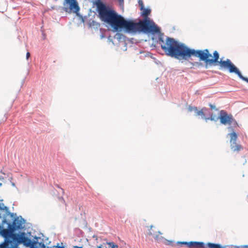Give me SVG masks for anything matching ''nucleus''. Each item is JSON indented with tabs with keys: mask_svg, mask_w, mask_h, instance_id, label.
<instances>
[{
	"mask_svg": "<svg viewBox=\"0 0 248 248\" xmlns=\"http://www.w3.org/2000/svg\"><path fill=\"white\" fill-rule=\"evenodd\" d=\"M231 248H248V245H244L241 246H232Z\"/></svg>",
	"mask_w": 248,
	"mask_h": 248,
	"instance_id": "obj_19",
	"label": "nucleus"
},
{
	"mask_svg": "<svg viewBox=\"0 0 248 248\" xmlns=\"http://www.w3.org/2000/svg\"><path fill=\"white\" fill-rule=\"evenodd\" d=\"M188 248H205V244L203 242L191 241Z\"/></svg>",
	"mask_w": 248,
	"mask_h": 248,
	"instance_id": "obj_11",
	"label": "nucleus"
},
{
	"mask_svg": "<svg viewBox=\"0 0 248 248\" xmlns=\"http://www.w3.org/2000/svg\"><path fill=\"white\" fill-rule=\"evenodd\" d=\"M47 248H64L63 247L59 246L58 245L57 246H54L52 247H50V248L47 247Z\"/></svg>",
	"mask_w": 248,
	"mask_h": 248,
	"instance_id": "obj_23",
	"label": "nucleus"
},
{
	"mask_svg": "<svg viewBox=\"0 0 248 248\" xmlns=\"http://www.w3.org/2000/svg\"><path fill=\"white\" fill-rule=\"evenodd\" d=\"M12 185L13 186H15V185L14 183H12Z\"/></svg>",
	"mask_w": 248,
	"mask_h": 248,
	"instance_id": "obj_29",
	"label": "nucleus"
},
{
	"mask_svg": "<svg viewBox=\"0 0 248 248\" xmlns=\"http://www.w3.org/2000/svg\"><path fill=\"white\" fill-rule=\"evenodd\" d=\"M194 111L196 113L197 115H201L202 116V118L203 119V117H206L205 114V111H207L208 109L207 108H202L200 110H198L196 107H194Z\"/></svg>",
	"mask_w": 248,
	"mask_h": 248,
	"instance_id": "obj_12",
	"label": "nucleus"
},
{
	"mask_svg": "<svg viewBox=\"0 0 248 248\" xmlns=\"http://www.w3.org/2000/svg\"><path fill=\"white\" fill-rule=\"evenodd\" d=\"M203 119H205L206 120V121H207L208 120H210L211 121H214L215 120L213 114L212 113H211L210 114V117H209V118L203 117Z\"/></svg>",
	"mask_w": 248,
	"mask_h": 248,
	"instance_id": "obj_17",
	"label": "nucleus"
},
{
	"mask_svg": "<svg viewBox=\"0 0 248 248\" xmlns=\"http://www.w3.org/2000/svg\"><path fill=\"white\" fill-rule=\"evenodd\" d=\"M120 3H123L124 2V0H118Z\"/></svg>",
	"mask_w": 248,
	"mask_h": 248,
	"instance_id": "obj_27",
	"label": "nucleus"
},
{
	"mask_svg": "<svg viewBox=\"0 0 248 248\" xmlns=\"http://www.w3.org/2000/svg\"><path fill=\"white\" fill-rule=\"evenodd\" d=\"M73 248H75L74 247Z\"/></svg>",
	"mask_w": 248,
	"mask_h": 248,
	"instance_id": "obj_30",
	"label": "nucleus"
},
{
	"mask_svg": "<svg viewBox=\"0 0 248 248\" xmlns=\"http://www.w3.org/2000/svg\"><path fill=\"white\" fill-rule=\"evenodd\" d=\"M167 55L179 60H189L192 56L199 58L201 61L205 62L206 67H207L208 65H218L220 69L228 70L230 73H234L241 79L248 83V78L242 76L240 71L230 60L227 59L225 61H218L219 55L216 50L213 52L212 57L208 49H191L183 44L178 42L173 38L167 37Z\"/></svg>",
	"mask_w": 248,
	"mask_h": 248,
	"instance_id": "obj_1",
	"label": "nucleus"
},
{
	"mask_svg": "<svg viewBox=\"0 0 248 248\" xmlns=\"http://www.w3.org/2000/svg\"><path fill=\"white\" fill-rule=\"evenodd\" d=\"M4 179V178L3 176H0V186H2V182H3V180Z\"/></svg>",
	"mask_w": 248,
	"mask_h": 248,
	"instance_id": "obj_24",
	"label": "nucleus"
},
{
	"mask_svg": "<svg viewBox=\"0 0 248 248\" xmlns=\"http://www.w3.org/2000/svg\"><path fill=\"white\" fill-rule=\"evenodd\" d=\"M108 244L111 248H118V246L113 242H109L108 243Z\"/></svg>",
	"mask_w": 248,
	"mask_h": 248,
	"instance_id": "obj_16",
	"label": "nucleus"
},
{
	"mask_svg": "<svg viewBox=\"0 0 248 248\" xmlns=\"http://www.w3.org/2000/svg\"><path fill=\"white\" fill-rule=\"evenodd\" d=\"M177 244L178 245H180L181 246H185L186 247L188 248L189 242H178L177 243Z\"/></svg>",
	"mask_w": 248,
	"mask_h": 248,
	"instance_id": "obj_15",
	"label": "nucleus"
},
{
	"mask_svg": "<svg viewBox=\"0 0 248 248\" xmlns=\"http://www.w3.org/2000/svg\"><path fill=\"white\" fill-rule=\"evenodd\" d=\"M74 248H82V247H78V246H74Z\"/></svg>",
	"mask_w": 248,
	"mask_h": 248,
	"instance_id": "obj_28",
	"label": "nucleus"
},
{
	"mask_svg": "<svg viewBox=\"0 0 248 248\" xmlns=\"http://www.w3.org/2000/svg\"><path fill=\"white\" fill-rule=\"evenodd\" d=\"M30 53L29 52H28L27 53V54H26V58H27V59H28L30 57Z\"/></svg>",
	"mask_w": 248,
	"mask_h": 248,
	"instance_id": "obj_26",
	"label": "nucleus"
},
{
	"mask_svg": "<svg viewBox=\"0 0 248 248\" xmlns=\"http://www.w3.org/2000/svg\"><path fill=\"white\" fill-rule=\"evenodd\" d=\"M139 5L140 6V10H142L144 8V5H143V3L142 1H139Z\"/></svg>",
	"mask_w": 248,
	"mask_h": 248,
	"instance_id": "obj_20",
	"label": "nucleus"
},
{
	"mask_svg": "<svg viewBox=\"0 0 248 248\" xmlns=\"http://www.w3.org/2000/svg\"><path fill=\"white\" fill-rule=\"evenodd\" d=\"M209 106L210 107L211 109H216V107H215V106L214 105H213V104H209Z\"/></svg>",
	"mask_w": 248,
	"mask_h": 248,
	"instance_id": "obj_22",
	"label": "nucleus"
},
{
	"mask_svg": "<svg viewBox=\"0 0 248 248\" xmlns=\"http://www.w3.org/2000/svg\"><path fill=\"white\" fill-rule=\"evenodd\" d=\"M142 10H143V12L142 14V16H145V18L148 17V15L151 13V10L149 9L143 8V9Z\"/></svg>",
	"mask_w": 248,
	"mask_h": 248,
	"instance_id": "obj_14",
	"label": "nucleus"
},
{
	"mask_svg": "<svg viewBox=\"0 0 248 248\" xmlns=\"http://www.w3.org/2000/svg\"><path fill=\"white\" fill-rule=\"evenodd\" d=\"M193 66L200 65V63L198 62H193L191 63Z\"/></svg>",
	"mask_w": 248,
	"mask_h": 248,
	"instance_id": "obj_21",
	"label": "nucleus"
},
{
	"mask_svg": "<svg viewBox=\"0 0 248 248\" xmlns=\"http://www.w3.org/2000/svg\"><path fill=\"white\" fill-rule=\"evenodd\" d=\"M98 12L102 20L108 24L115 31L123 29L125 19L114 11L108 9L105 6L100 3L98 5Z\"/></svg>",
	"mask_w": 248,
	"mask_h": 248,
	"instance_id": "obj_3",
	"label": "nucleus"
},
{
	"mask_svg": "<svg viewBox=\"0 0 248 248\" xmlns=\"http://www.w3.org/2000/svg\"><path fill=\"white\" fill-rule=\"evenodd\" d=\"M207 246L208 248H227L225 247H223L220 244L208 243L207 244Z\"/></svg>",
	"mask_w": 248,
	"mask_h": 248,
	"instance_id": "obj_13",
	"label": "nucleus"
},
{
	"mask_svg": "<svg viewBox=\"0 0 248 248\" xmlns=\"http://www.w3.org/2000/svg\"><path fill=\"white\" fill-rule=\"evenodd\" d=\"M65 1L69 4L71 10H75V12H78L79 10V7L76 0H65Z\"/></svg>",
	"mask_w": 248,
	"mask_h": 248,
	"instance_id": "obj_9",
	"label": "nucleus"
},
{
	"mask_svg": "<svg viewBox=\"0 0 248 248\" xmlns=\"http://www.w3.org/2000/svg\"><path fill=\"white\" fill-rule=\"evenodd\" d=\"M57 187H58V194H56L55 193L54 194L56 195V196L57 197L58 200L59 201L62 203H65V201L64 199L63 198L62 196L64 194V190L60 187L59 186L57 185Z\"/></svg>",
	"mask_w": 248,
	"mask_h": 248,
	"instance_id": "obj_10",
	"label": "nucleus"
},
{
	"mask_svg": "<svg viewBox=\"0 0 248 248\" xmlns=\"http://www.w3.org/2000/svg\"><path fill=\"white\" fill-rule=\"evenodd\" d=\"M193 108H194L193 107H192L191 106H189L188 109L189 111H192L193 110H194V109Z\"/></svg>",
	"mask_w": 248,
	"mask_h": 248,
	"instance_id": "obj_25",
	"label": "nucleus"
},
{
	"mask_svg": "<svg viewBox=\"0 0 248 248\" xmlns=\"http://www.w3.org/2000/svg\"><path fill=\"white\" fill-rule=\"evenodd\" d=\"M123 29L128 31L140 32V22L135 23L132 20H125Z\"/></svg>",
	"mask_w": 248,
	"mask_h": 248,
	"instance_id": "obj_7",
	"label": "nucleus"
},
{
	"mask_svg": "<svg viewBox=\"0 0 248 248\" xmlns=\"http://www.w3.org/2000/svg\"><path fill=\"white\" fill-rule=\"evenodd\" d=\"M8 216L5 218V221H1V230L8 232L7 236L4 237L7 242L11 238L15 242L23 244L31 248H45L43 240L40 237L33 236L30 232H22L21 230L25 227V220L21 217L16 218L12 224L7 222L8 217H12L8 212Z\"/></svg>",
	"mask_w": 248,
	"mask_h": 248,
	"instance_id": "obj_2",
	"label": "nucleus"
},
{
	"mask_svg": "<svg viewBox=\"0 0 248 248\" xmlns=\"http://www.w3.org/2000/svg\"><path fill=\"white\" fill-rule=\"evenodd\" d=\"M140 32L151 33L152 34L160 32V29L149 17H146L143 20H140Z\"/></svg>",
	"mask_w": 248,
	"mask_h": 248,
	"instance_id": "obj_4",
	"label": "nucleus"
},
{
	"mask_svg": "<svg viewBox=\"0 0 248 248\" xmlns=\"http://www.w3.org/2000/svg\"><path fill=\"white\" fill-rule=\"evenodd\" d=\"M218 118L221 124L224 125L232 124L234 126H237L238 124L233 118L232 115L229 114L224 110H221Z\"/></svg>",
	"mask_w": 248,
	"mask_h": 248,
	"instance_id": "obj_5",
	"label": "nucleus"
},
{
	"mask_svg": "<svg viewBox=\"0 0 248 248\" xmlns=\"http://www.w3.org/2000/svg\"><path fill=\"white\" fill-rule=\"evenodd\" d=\"M8 216V208L3 203H0V235L6 237L8 234L6 230H1V221L5 222V218Z\"/></svg>",
	"mask_w": 248,
	"mask_h": 248,
	"instance_id": "obj_6",
	"label": "nucleus"
},
{
	"mask_svg": "<svg viewBox=\"0 0 248 248\" xmlns=\"http://www.w3.org/2000/svg\"><path fill=\"white\" fill-rule=\"evenodd\" d=\"M231 139V149L233 152H239L243 149V147L239 144L237 143V135L234 131H232L229 134Z\"/></svg>",
	"mask_w": 248,
	"mask_h": 248,
	"instance_id": "obj_8",
	"label": "nucleus"
},
{
	"mask_svg": "<svg viewBox=\"0 0 248 248\" xmlns=\"http://www.w3.org/2000/svg\"><path fill=\"white\" fill-rule=\"evenodd\" d=\"M0 248H9L7 242H4L0 245Z\"/></svg>",
	"mask_w": 248,
	"mask_h": 248,
	"instance_id": "obj_18",
	"label": "nucleus"
}]
</instances>
